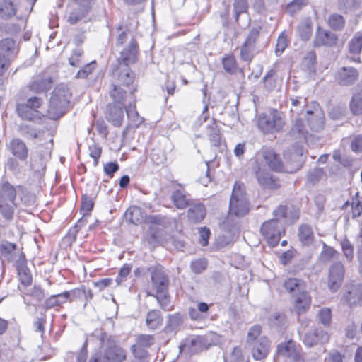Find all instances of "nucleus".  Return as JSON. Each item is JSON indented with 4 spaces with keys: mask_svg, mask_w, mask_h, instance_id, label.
I'll return each mask as SVG.
<instances>
[{
    "mask_svg": "<svg viewBox=\"0 0 362 362\" xmlns=\"http://www.w3.org/2000/svg\"><path fill=\"white\" fill-rule=\"evenodd\" d=\"M71 97V93L66 86L60 84L55 87L52 93L47 110L52 119H57L64 114Z\"/></svg>",
    "mask_w": 362,
    "mask_h": 362,
    "instance_id": "obj_1",
    "label": "nucleus"
},
{
    "mask_svg": "<svg viewBox=\"0 0 362 362\" xmlns=\"http://www.w3.org/2000/svg\"><path fill=\"white\" fill-rule=\"evenodd\" d=\"M286 123L285 115L276 109H270L267 113H262L257 118V127L264 134L281 132Z\"/></svg>",
    "mask_w": 362,
    "mask_h": 362,
    "instance_id": "obj_2",
    "label": "nucleus"
},
{
    "mask_svg": "<svg viewBox=\"0 0 362 362\" xmlns=\"http://www.w3.org/2000/svg\"><path fill=\"white\" fill-rule=\"evenodd\" d=\"M248 212L249 203L245 196L244 186L241 183L235 182L230 199L229 214L237 217H242Z\"/></svg>",
    "mask_w": 362,
    "mask_h": 362,
    "instance_id": "obj_3",
    "label": "nucleus"
},
{
    "mask_svg": "<svg viewBox=\"0 0 362 362\" xmlns=\"http://www.w3.org/2000/svg\"><path fill=\"white\" fill-rule=\"evenodd\" d=\"M260 233L271 247L276 246L282 235L285 234L284 226L279 224L278 219L264 221L260 228Z\"/></svg>",
    "mask_w": 362,
    "mask_h": 362,
    "instance_id": "obj_4",
    "label": "nucleus"
},
{
    "mask_svg": "<svg viewBox=\"0 0 362 362\" xmlns=\"http://www.w3.org/2000/svg\"><path fill=\"white\" fill-rule=\"evenodd\" d=\"M103 357L106 362H124L127 359V351L113 340H108L103 351ZM89 362L102 361L99 354H94Z\"/></svg>",
    "mask_w": 362,
    "mask_h": 362,
    "instance_id": "obj_5",
    "label": "nucleus"
},
{
    "mask_svg": "<svg viewBox=\"0 0 362 362\" xmlns=\"http://www.w3.org/2000/svg\"><path fill=\"white\" fill-rule=\"evenodd\" d=\"M259 32L253 28L248 33L244 43L240 47V57L245 62H250L254 57L260 52V47L257 45Z\"/></svg>",
    "mask_w": 362,
    "mask_h": 362,
    "instance_id": "obj_6",
    "label": "nucleus"
},
{
    "mask_svg": "<svg viewBox=\"0 0 362 362\" xmlns=\"http://www.w3.org/2000/svg\"><path fill=\"white\" fill-rule=\"evenodd\" d=\"M210 346L211 343L206 337L197 335L187 338L183 343L180 344L179 349L180 352H185L192 356L208 349Z\"/></svg>",
    "mask_w": 362,
    "mask_h": 362,
    "instance_id": "obj_7",
    "label": "nucleus"
},
{
    "mask_svg": "<svg viewBox=\"0 0 362 362\" xmlns=\"http://www.w3.org/2000/svg\"><path fill=\"white\" fill-rule=\"evenodd\" d=\"M51 153L47 148H40L32 155L30 168L37 178L44 175L47 161L50 159Z\"/></svg>",
    "mask_w": 362,
    "mask_h": 362,
    "instance_id": "obj_8",
    "label": "nucleus"
},
{
    "mask_svg": "<svg viewBox=\"0 0 362 362\" xmlns=\"http://www.w3.org/2000/svg\"><path fill=\"white\" fill-rule=\"evenodd\" d=\"M300 345L297 344L296 342L292 339L281 342L276 346L274 361L276 360V358L283 357L290 358L291 361L296 362L300 357Z\"/></svg>",
    "mask_w": 362,
    "mask_h": 362,
    "instance_id": "obj_9",
    "label": "nucleus"
},
{
    "mask_svg": "<svg viewBox=\"0 0 362 362\" xmlns=\"http://www.w3.org/2000/svg\"><path fill=\"white\" fill-rule=\"evenodd\" d=\"M329 340V334L322 327H315L305 333L302 337L303 343L309 348L317 344H326Z\"/></svg>",
    "mask_w": 362,
    "mask_h": 362,
    "instance_id": "obj_10",
    "label": "nucleus"
},
{
    "mask_svg": "<svg viewBox=\"0 0 362 362\" xmlns=\"http://www.w3.org/2000/svg\"><path fill=\"white\" fill-rule=\"evenodd\" d=\"M139 46L136 40L132 37L128 44L120 52L119 65L129 66L137 60Z\"/></svg>",
    "mask_w": 362,
    "mask_h": 362,
    "instance_id": "obj_11",
    "label": "nucleus"
},
{
    "mask_svg": "<svg viewBox=\"0 0 362 362\" xmlns=\"http://www.w3.org/2000/svg\"><path fill=\"white\" fill-rule=\"evenodd\" d=\"M148 271L151 273L152 287L156 293L168 290L169 280L160 267H151Z\"/></svg>",
    "mask_w": 362,
    "mask_h": 362,
    "instance_id": "obj_12",
    "label": "nucleus"
},
{
    "mask_svg": "<svg viewBox=\"0 0 362 362\" xmlns=\"http://www.w3.org/2000/svg\"><path fill=\"white\" fill-rule=\"evenodd\" d=\"M358 70L352 66H343L335 74V80L341 86H349L354 84L358 78Z\"/></svg>",
    "mask_w": 362,
    "mask_h": 362,
    "instance_id": "obj_13",
    "label": "nucleus"
},
{
    "mask_svg": "<svg viewBox=\"0 0 362 362\" xmlns=\"http://www.w3.org/2000/svg\"><path fill=\"white\" fill-rule=\"evenodd\" d=\"M306 114L307 122L312 131L319 132L322 129L325 123V115L318 103H313V110H307Z\"/></svg>",
    "mask_w": 362,
    "mask_h": 362,
    "instance_id": "obj_14",
    "label": "nucleus"
},
{
    "mask_svg": "<svg viewBox=\"0 0 362 362\" xmlns=\"http://www.w3.org/2000/svg\"><path fill=\"white\" fill-rule=\"evenodd\" d=\"M259 157L257 158V166L254 167L256 177L259 184L269 189H276L279 187L278 181L274 177L262 166V163H259Z\"/></svg>",
    "mask_w": 362,
    "mask_h": 362,
    "instance_id": "obj_15",
    "label": "nucleus"
},
{
    "mask_svg": "<svg viewBox=\"0 0 362 362\" xmlns=\"http://www.w3.org/2000/svg\"><path fill=\"white\" fill-rule=\"evenodd\" d=\"M344 276V265L340 262L332 264L329 269L328 286L330 290L336 291L341 285Z\"/></svg>",
    "mask_w": 362,
    "mask_h": 362,
    "instance_id": "obj_16",
    "label": "nucleus"
},
{
    "mask_svg": "<svg viewBox=\"0 0 362 362\" xmlns=\"http://www.w3.org/2000/svg\"><path fill=\"white\" fill-rule=\"evenodd\" d=\"M248 346L251 347L252 358L256 361H260L268 356L271 349V341L267 337L262 336L256 342Z\"/></svg>",
    "mask_w": 362,
    "mask_h": 362,
    "instance_id": "obj_17",
    "label": "nucleus"
},
{
    "mask_svg": "<svg viewBox=\"0 0 362 362\" xmlns=\"http://www.w3.org/2000/svg\"><path fill=\"white\" fill-rule=\"evenodd\" d=\"M341 302L350 307L362 304V284L349 287L341 298Z\"/></svg>",
    "mask_w": 362,
    "mask_h": 362,
    "instance_id": "obj_18",
    "label": "nucleus"
},
{
    "mask_svg": "<svg viewBox=\"0 0 362 362\" xmlns=\"http://www.w3.org/2000/svg\"><path fill=\"white\" fill-rule=\"evenodd\" d=\"M18 52L19 46L13 39L6 37L0 40V54L11 62L16 58Z\"/></svg>",
    "mask_w": 362,
    "mask_h": 362,
    "instance_id": "obj_19",
    "label": "nucleus"
},
{
    "mask_svg": "<svg viewBox=\"0 0 362 362\" xmlns=\"http://www.w3.org/2000/svg\"><path fill=\"white\" fill-rule=\"evenodd\" d=\"M8 151L18 160L25 161L28 156L26 144L20 139L14 138L7 144Z\"/></svg>",
    "mask_w": 362,
    "mask_h": 362,
    "instance_id": "obj_20",
    "label": "nucleus"
},
{
    "mask_svg": "<svg viewBox=\"0 0 362 362\" xmlns=\"http://www.w3.org/2000/svg\"><path fill=\"white\" fill-rule=\"evenodd\" d=\"M259 156L262 158V160L272 170L281 171L283 170V164L280 157L274 150H263Z\"/></svg>",
    "mask_w": 362,
    "mask_h": 362,
    "instance_id": "obj_21",
    "label": "nucleus"
},
{
    "mask_svg": "<svg viewBox=\"0 0 362 362\" xmlns=\"http://www.w3.org/2000/svg\"><path fill=\"white\" fill-rule=\"evenodd\" d=\"M349 52L354 57H349L350 62H361L359 54L362 49V32H356L348 43Z\"/></svg>",
    "mask_w": 362,
    "mask_h": 362,
    "instance_id": "obj_22",
    "label": "nucleus"
},
{
    "mask_svg": "<svg viewBox=\"0 0 362 362\" xmlns=\"http://www.w3.org/2000/svg\"><path fill=\"white\" fill-rule=\"evenodd\" d=\"M298 238L303 246H311L315 240V234L311 226L308 223L300 224L298 228Z\"/></svg>",
    "mask_w": 362,
    "mask_h": 362,
    "instance_id": "obj_23",
    "label": "nucleus"
},
{
    "mask_svg": "<svg viewBox=\"0 0 362 362\" xmlns=\"http://www.w3.org/2000/svg\"><path fill=\"white\" fill-rule=\"evenodd\" d=\"M337 40V37L334 33L319 28L317 30L314 40V45L315 47H321L322 45L331 47L336 43Z\"/></svg>",
    "mask_w": 362,
    "mask_h": 362,
    "instance_id": "obj_24",
    "label": "nucleus"
},
{
    "mask_svg": "<svg viewBox=\"0 0 362 362\" xmlns=\"http://www.w3.org/2000/svg\"><path fill=\"white\" fill-rule=\"evenodd\" d=\"M121 105L113 104L109 106L106 118L113 126L119 127L122 124L124 112Z\"/></svg>",
    "mask_w": 362,
    "mask_h": 362,
    "instance_id": "obj_25",
    "label": "nucleus"
},
{
    "mask_svg": "<svg viewBox=\"0 0 362 362\" xmlns=\"http://www.w3.org/2000/svg\"><path fill=\"white\" fill-rule=\"evenodd\" d=\"M289 134L293 139L300 142L306 141L309 136L307 127L301 119L295 120Z\"/></svg>",
    "mask_w": 362,
    "mask_h": 362,
    "instance_id": "obj_26",
    "label": "nucleus"
},
{
    "mask_svg": "<svg viewBox=\"0 0 362 362\" xmlns=\"http://www.w3.org/2000/svg\"><path fill=\"white\" fill-rule=\"evenodd\" d=\"M206 210L202 203L198 202L192 204L187 211V218L193 223H199L205 217Z\"/></svg>",
    "mask_w": 362,
    "mask_h": 362,
    "instance_id": "obj_27",
    "label": "nucleus"
},
{
    "mask_svg": "<svg viewBox=\"0 0 362 362\" xmlns=\"http://www.w3.org/2000/svg\"><path fill=\"white\" fill-rule=\"evenodd\" d=\"M311 297L307 292L302 291L296 295L294 301V310L298 314L305 313L310 308Z\"/></svg>",
    "mask_w": 362,
    "mask_h": 362,
    "instance_id": "obj_28",
    "label": "nucleus"
},
{
    "mask_svg": "<svg viewBox=\"0 0 362 362\" xmlns=\"http://www.w3.org/2000/svg\"><path fill=\"white\" fill-rule=\"evenodd\" d=\"M117 75L119 84L124 86L132 84L134 79V74L126 66L119 65Z\"/></svg>",
    "mask_w": 362,
    "mask_h": 362,
    "instance_id": "obj_29",
    "label": "nucleus"
},
{
    "mask_svg": "<svg viewBox=\"0 0 362 362\" xmlns=\"http://www.w3.org/2000/svg\"><path fill=\"white\" fill-rule=\"evenodd\" d=\"M173 204L178 209H184L189 205V198L185 191L175 190L171 194Z\"/></svg>",
    "mask_w": 362,
    "mask_h": 362,
    "instance_id": "obj_30",
    "label": "nucleus"
},
{
    "mask_svg": "<svg viewBox=\"0 0 362 362\" xmlns=\"http://www.w3.org/2000/svg\"><path fill=\"white\" fill-rule=\"evenodd\" d=\"M147 296L156 298L160 307L163 310L169 311L173 308V306L170 305V298L168 294V290L156 293L148 292Z\"/></svg>",
    "mask_w": 362,
    "mask_h": 362,
    "instance_id": "obj_31",
    "label": "nucleus"
},
{
    "mask_svg": "<svg viewBox=\"0 0 362 362\" xmlns=\"http://www.w3.org/2000/svg\"><path fill=\"white\" fill-rule=\"evenodd\" d=\"M16 245L8 241H4L0 244V255L4 259L8 262H12L16 256Z\"/></svg>",
    "mask_w": 362,
    "mask_h": 362,
    "instance_id": "obj_32",
    "label": "nucleus"
},
{
    "mask_svg": "<svg viewBox=\"0 0 362 362\" xmlns=\"http://www.w3.org/2000/svg\"><path fill=\"white\" fill-rule=\"evenodd\" d=\"M125 219L131 223L139 224L143 221L142 211L140 207L136 206H129L124 213Z\"/></svg>",
    "mask_w": 362,
    "mask_h": 362,
    "instance_id": "obj_33",
    "label": "nucleus"
},
{
    "mask_svg": "<svg viewBox=\"0 0 362 362\" xmlns=\"http://www.w3.org/2000/svg\"><path fill=\"white\" fill-rule=\"evenodd\" d=\"M163 318L158 310H151L146 314V324L151 329H156L162 325Z\"/></svg>",
    "mask_w": 362,
    "mask_h": 362,
    "instance_id": "obj_34",
    "label": "nucleus"
},
{
    "mask_svg": "<svg viewBox=\"0 0 362 362\" xmlns=\"http://www.w3.org/2000/svg\"><path fill=\"white\" fill-rule=\"evenodd\" d=\"M89 11L88 4L83 5H77L76 8L70 13L68 21L71 24H75L83 18Z\"/></svg>",
    "mask_w": 362,
    "mask_h": 362,
    "instance_id": "obj_35",
    "label": "nucleus"
},
{
    "mask_svg": "<svg viewBox=\"0 0 362 362\" xmlns=\"http://www.w3.org/2000/svg\"><path fill=\"white\" fill-rule=\"evenodd\" d=\"M51 77L35 80L30 85V89L36 93L46 92L52 88Z\"/></svg>",
    "mask_w": 362,
    "mask_h": 362,
    "instance_id": "obj_36",
    "label": "nucleus"
},
{
    "mask_svg": "<svg viewBox=\"0 0 362 362\" xmlns=\"http://www.w3.org/2000/svg\"><path fill=\"white\" fill-rule=\"evenodd\" d=\"M125 110L132 125L138 127L139 125L144 122V118L139 116L136 109L135 100H134L132 103H130L128 106L125 107Z\"/></svg>",
    "mask_w": 362,
    "mask_h": 362,
    "instance_id": "obj_37",
    "label": "nucleus"
},
{
    "mask_svg": "<svg viewBox=\"0 0 362 362\" xmlns=\"http://www.w3.org/2000/svg\"><path fill=\"white\" fill-rule=\"evenodd\" d=\"M16 197V192L13 186L8 182L4 183L0 189V199L2 202L13 203Z\"/></svg>",
    "mask_w": 362,
    "mask_h": 362,
    "instance_id": "obj_38",
    "label": "nucleus"
},
{
    "mask_svg": "<svg viewBox=\"0 0 362 362\" xmlns=\"http://www.w3.org/2000/svg\"><path fill=\"white\" fill-rule=\"evenodd\" d=\"M284 287L291 294L296 296L303 291V282L296 278H290L285 281Z\"/></svg>",
    "mask_w": 362,
    "mask_h": 362,
    "instance_id": "obj_39",
    "label": "nucleus"
},
{
    "mask_svg": "<svg viewBox=\"0 0 362 362\" xmlns=\"http://www.w3.org/2000/svg\"><path fill=\"white\" fill-rule=\"evenodd\" d=\"M327 23L332 30L339 31L344 28L346 21L341 15L332 13L329 16Z\"/></svg>",
    "mask_w": 362,
    "mask_h": 362,
    "instance_id": "obj_40",
    "label": "nucleus"
},
{
    "mask_svg": "<svg viewBox=\"0 0 362 362\" xmlns=\"http://www.w3.org/2000/svg\"><path fill=\"white\" fill-rule=\"evenodd\" d=\"M16 112L23 119L30 121L33 120L37 117L38 112V111L28 107V105H23L21 104L17 105Z\"/></svg>",
    "mask_w": 362,
    "mask_h": 362,
    "instance_id": "obj_41",
    "label": "nucleus"
},
{
    "mask_svg": "<svg viewBox=\"0 0 362 362\" xmlns=\"http://www.w3.org/2000/svg\"><path fill=\"white\" fill-rule=\"evenodd\" d=\"M16 13L13 0H3L0 6V15L3 18H10Z\"/></svg>",
    "mask_w": 362,
    "mask_h": 362,
    "instance_id": "obj_42",
    "label": "nucleus"
},
{
    "mask_svg": "<svg viewBox=\"0 0 362 362\" xmlns=\"http://www.w3.org/2000/svg\"><path fill=\"white\" fill-rule=\"evenodd\" d=\"M110 96L114 100L115 104L124 105L126 92L123 90L119 86L112 85V88L110 90Z\"/></svg>",
    "mask_w": 362,
    "mask_h": 362,
    "instance_id": "obj_43",
    "label": "nucleus"
},
{
    "mask_svg": "<svg viewBox=\"0 0 362 362\" xmlns=\"http://www.w3.org/2000/svg\"><path fill=\"white\" fill-rule=\"evenodd\" d=\"M83 51L80 47L73 49L71 56L69 58V63L74 67H79L83 64Z\"/></svg>",
    "mask_w": 362,
    "mask_h": 362,
    "instance_id": "obj_44",
    "label": "nucleus"
},
{
    "mask_svg": "<svg viewBox=\"0 0 362 362\" xmlns=\"http://www.w3.org/2000/svg\"><path fill=\"white\" fill-rule=\"evenodd\" d=\"M350 109L354 115L362 114V90L353 95L350 102Z\"/></svg>",
    "mask_w": 362,
    "mask_h": 362,
    "instance_id": "obj_45",
    "label": "nucleus"
},
{
    "mask_svg": "<svg viewBox=\"0 0 362 362\" xmlns=\"http://www.w3.org/2000/svg\"><path fill=\"white\" fill-rule=\"evenodd\" d=\"M0 199V214L6 220H11L14 213V202L10 203L9 202H2Z\"/></svg>",
    "mask_w": 362,
    "mask_h": 362,
    "instance_id": "obj_46",
    "label": "nucleus"
},
{
    "mask_svg": "<svg viewBox=\"0 0 362 362\" xmlns=\"http://www.w3.org/2000/svg\"><path fill=\"white\" fill-rule=\"evenodd\" d=\"M17 269L21 283L24 286H30L32 284L33 278L29 269L25 266H19Z\"/></svg>",
    "mask_w": 362,
    "mask_h": 362,
    "instance_id": "obj_47",
    "label": "nucleus"
},
{
    "mask_svg": "<svg viewBox=\"0 0 362 362\" xmlns=\"http://www.w3.org/2000/svg\"><path fill=\"white\" fill-rule=\"evenodd\" d=\"M262 333V327L259 325L252 326L247 334L246 344L247 345H252L253 343L260 337Z\"/></svg>",
    "mask_w": 362,
    "mask_h": 362,
    "instance_id": "obj_48",
    "label": "nucleus"
},
{
    "mask_svg": "<svg viewBox=\"0 0 362 362\" xmlns=\"http://www.w3.org/2000/svg\"><path fill=\"white\" fill-rule=\"evenodd\" d=\"M222 65L224 70L230 74H235L237 70L236 60L233 55H226L222 59Z\"/></svg>",
    "mask_w": 362,
    "mask_h": 362,
    "instance_id": "obj_49",
    "label": "nucleus"
},
{
    "mask_svg": "<svg viewBox=\"0 0 362 362\" xmlns=\"http://www.w3.org/2000/svg\"><path fill=\"white\" fill-rule=\"evenodd\" d=\"M351 210L353 218L359 217L362 214V197L356 192L351 199Z\"/></svg>",
    "mask_w": 362,
    "mask_h": 362,
    "instance_id": "obj_50",
    "label": "nucleus"
},
{
    "mask_svg": "<svg viewBox=\"0 0 362 362\" xmlns=\"http://www.w3.org/2000/svg\"><path fill=\"white\" fill-rule=\"evenodd\" d=\"M97 62L96 61H92L90 63H87L83 65L81 69L78 71L76 74V78H86L96 69Z\"/></svg>",
    "mask_w": 362,
    "mask_h": 362,
    "instance_id": "obj_51",
    "label": "nucleus"
},
{
    "mask_svg": "<svg viewBox=\"0 0 362 362\" xmlns=\"http://www.w3.org/2000/svg\"><path fill=\"white\" fill-rule=\"evenodd\" d=\"M339 253L332 247L327 245L323 243L322 250L320 255L321 262L326 263L329 262L336 255Z\"/></svg>",
    "mask_w": 362,
    "mask_h": 362,
    "instance_id": "obj_52",
    "label": "nucleus"
},
{
    "mask_svg": "<svg viewBox=\"0 0 362 362\" xmlns=\"http://www.w3.org/2000/svg\"><path fill=\"white\" fill-rule=\"evenodd\" d=\"M341 247L346 260L349 262H351L354 258L353 245L347 238H344L341 241Z\"/></svg>",
    "mask_w": 362,
    "mask_h": 362,
    "instance_id": "obj_53",
    "label": "nucleus"
},
{
    "mask_svg": "<svg viewBox=\"0 0 362 362\" xmlns=\"http://www.w3.org/2000/svg\"><path fill=\"white\" fill-rule=\"evenodd\" d=\"M209 137L211 144L214 146H219L221 142V136L217 126L213 124L209 127Z\"/></svg>",
    "mask_w": 362,
    "mask_h": 362,
    "instance_id": "obj_54",
    "label": "nucleus"
},
{
    "mask_svg": "<svg viewBox=\"0 0 362 362\" xmlns=\"http://www.w3.org/2000/svg\"><path fill=\"white\" fill-rule=\"evenodd\" d=\"M247 0H234L233 9L236 22L238 21L240 14L247 12Z\"/></svg>",
    "mask_w": 362,
    "mask_h": 362,
    "instance_id": "obj_55",
    "label": "nucleus"
},
{
    "mask_svg": "<svg viewBox=\"0 0 362 362\" xmlns=\"http://www.w3.org/2000/svg\"><path fill=\"white\" fill-rule=\"evenodd\" d=\"M146 347L140 346L136 343L132 346V351L134 358L141 361H146V359L148 356V351Z\"/></svg>",
    "mask_w": 362,
    "mask_h": 362,
    "instance_id": "obj_56",
    "label": "nucleus"
},
{
    "mask_svg": "<svg viewBox=\"0 0 362 362\" xmlns=\"http://www.w3.org/2000/svg\"><path fill=\"white\" fill-rule=\"evenodd\" d=\"M319 321L324 326H329L332 320V311L328 308H321L317 314Z\"/></svg>",
    "mask_w": 362,
    "mask_h": 362,
    "instance_id": "obj_57",
    "label": "nucleus"
},
{
    "mask_svg": "<svg viewBox=\"0 0 362 362\" xmlns=\"http://www.w3.org/2000/svg\"><path fill=\"white\" fill-rule=\"evenodd\" d=\"M275 75V71L270 69L262 78L264 86L268 90H272L275 88L276 81L274 78Z\"/></svg>",
    "mask_w": 362,
    "mask_h": 362,
    "instance_id": "obj_58",
    "label": "nucleus"
},
{
    "mask_svg": "<svg viewBox=\"0 0 362 362\" xmlns=\"http://www.w3.org/2000/svg\"><path fill=\"white\" fill-rule=\"evenodd\" d=\"M306 5V0H293L287 5L286 11L291 15H293Z\"/></svg>",
    "mask_w": 362,
    "mask_h": 362,
    "instance_id": "obj_59",
    "label": "nucleus"
},
{
    "mask_svg": "<svg viewBox=\"0 0 362 362\" xmlns=\"http://www.w3.org/2000/svg\"><path fill=\"white\" fill-rule=\"evenodd\" d=\"M94 206V202L92 198L87 195L82 197L81 209L83 211V215L88 216L92 211Z\"/></svg>",
    "mask_w": 362,
    "mask_h": 362,
    "instance_id": "obj_60",
    "label": "nucleus"
},
{
    "mask_svg": "<svg viewBox=\"0 0 362 362\" xmlns=\"http://www.w3.org/2000/svg\"><path fill=\"white\" fill-rule=\"evenodd\" d=\"M273 216L274 218L272 219H278L279 223L284 225L287 216V206L285 205H279L273 211Z\"/></svg>",
    "mask_w": 362,
    "mask_h": 362,
    "instance_id": "obj_61",
    "label": "nucleus"
},
{
    "mask_svg": "<svg viewBox=\"0 0 362 362\" xmlns=\"http://www.w3.org/2000/svg\"><path fill=\"white\" fill-rule=\"evenodd\" d=\"M132 269V265L129 264H124L119 269L118 275L115 279V281L117 285L121 284L124 282L128 275L129 274Z\"/></svg>",
    "mask_w": 362,
    "mask_h": 362,
    "instance_id": "obj_62",
    "label": "nucleus"
},
{
    "mask_svg": "<svg viewBox=\"0 0 362 362\" xmlns=\"http://www.w3.org/2000/svg\"><path fill=\"white\" fill-rule=\"evenodd\" d=\"M207 267V261L205 259H199L192 261L190 264L192 271L195 274H200Z\"/></svg>",
    "mask_w": 362,
    "mask_h": 362,
    "instance_id": "obj_63",
    "label": "nucleus"
},
{
    "mask_svg": "<svg viewBox=\"0 0 362 362\" xmlns=\"http://www.w3.org/2000/svg\"><path fill=\"white\" fill-rule=\"evenodd\" d=\"M136 343L144 347L148 348L154 343V338L153 335L150 334H139L136 338Z\"/></svg>",
    "mask_w": 362,
    "mask_h": 362,
    "instance_id": "obj_64",
    "label": "nucleus"
}]
</instances>
